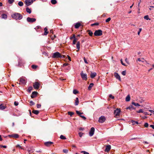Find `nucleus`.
Wrapping results in <instances>:
<instances>
[{
    "mask_svg": "<svg viewBox=\"0 0 154 154\" xmlns=\"http://www.w3.org/2000/svg\"><path fill=\"white\" fill-rule=\"evenodd\" d=\"M11 17L16 20H20L23 18V16L20 13H15L11 15Z\"/></svg>",
    "mask_w": 154,
    "mask_h": 154,
    "instance_id": "1",
    "label": "nucleus"
},
{
    "mask_svg": "<svg viewBox=\"0 0 154 154\" xmlns=\"http://www.w3.org/2000/svg\"><path fill=\"white\" fill-rule=\"evenodd\" d=\"M52 57L53 58H59L60 57L64 58V55H61L58 52H56L53 54Z\"/></svg>",
    "mask_w": 154,
    "mask_h": 154,
    "instance_id": "2",
    "label": "nucleus"
},
{
    "mask_svg": "<svg viewBox=\"0 0 154 154\" xmlns=\"http://www.w3.org/2000/svg\"><path fill=\"white\" fill-rule=\"evenodd\" d=\"M129 122L130 123H132V125H134L135 124H141L143 125L142 122H139V123L137 121H133L132 120H130L129 121ZM143 125H149L146 122L144 124H143Z\"/></svg>",
    "mask_w": 154,
    "mask_h": 154,
    "instance_id": "3",
    "label": "nucleus"
},
{
    "mask_svg": "<svg viewBox=\"0 0 154 154\" xmlns=\"http://www.w3.org/2000/svg\"><path fill=\"white\" fill-rule=\"evenodd\" d=\"M102 31L100 29L96 30L94 33L95 36H100L102 34Z\"/></svg>",
    "mask_w": 154,
    "mask_h": 154,
    "instance_id": "4",
    "label": "nucleus"
},
{
    "mask_svg": "<svg viewBox=\"0 0 154 154\" xmlns=\"http://www.w3.org/2000/svg\"><path fill=\"white\" fill-rule=\"evenodd\" d=\"M81 77L83 80H86L87 79V75L86 73H84L83 71H82L80 73Z\"/></svg>",
    "mask_w": 154,
    "mask_h": 154,
    "instance_id": "5",
    "label": "nucleus"
},
{
    "mask_svg": "<svg viewBox=\"0 0 154 154\" xmlns=\"http://www.w3.org/2000/svg\"><path fill=\"white\" fill-rule=\"evenodd\" d=\"M26 20L29 23H33L36 20L35 18H31L29 17H28Z\"/></svg>",
    "mask_w": 154,
    "mask_h": 154,
    "instance_id": "6",
    "label": "nucleus"
},
{
    "mask_svg": "<svg viewBox=\"0 0 154 154\" xmlns=\"http://www.w3.org/2000/svg\"><path fill=\"white\" fill-rule=\"evenodd\" d=\"M95 129L94 127L91 128L89 132V135L90 136H92L94 134Z\"/></svg>",
    "mask_w": 154,
    "mask_h": 154,
    "instance_id": "7",
    "label": "nucleus"
},
{
    "mask_svg": "<svg viewBox=\"0 0 154 154\" xmlns=\"http://www.w3.org/2000/svg\"><path fill=\"white\" fill-rule=\"evenodd\" d=\"M106 120V118L104 116H101L100 117L99 119V122H100L102 123L103 122Z\"/></svg>",
    "mask_w": 154,
    "mask_h": 154,
    "instance_id": "8",
    "label": "nucleus"
},
{
    "mask_svg": "<svg viewBox=\"0 0 154 154\" xmlns=\"http://www.w3.org/2000/svg\"><path fill=\"white\" fill-rule=\"evenodd\" d=\"M40 86L39 84L37 82H35L33 85V87L35 89H38Z\"/></svg>",
    "mask_w": 154,
    "mask_h": 154,
    "instance_id": "9",
    "label": "nucleus"
},
{
    "mask_svg": "<svg viewBox=\"0 0 154 154\" xmlns=\"http://www.w3.org/2000/svg\"><path fill=\"white\" fill-rule=\"evenodd\" d=\"M33 2V0H26L25 3L26 5L29 6Z\"/></svg>",
    "mask_w": 154,
    "mask_h": 154,
    "instance_id": "10",
    "label": "nucleus"
},
{
    "mask_svg": "<svg viewBox=\"0 0 154 154\" xmlns=\"http://www.w3.org/2000/svg\"><path fill=\"white\" fill-rule=\"evenodd\" d=\"M53 143L51 141H48L45 142L44 143L45 145L48 147L50 146Z\"/></svg>",
    "mask_w": 154,
    "mask_h": 154,
    "instance_id": "11",
    "label": "nucleus"
},
{
    "mask_svg": "<svg viewBox=\"0 0 154 154\" xmlns=\"http://www.w3.org/2000/svg\"><path fill=\"white\" fill-rule=\"evenodd\" d=\"M111 149V146L110 145H107L106 146V149L105 151L107 152H108Z\"/></svg>",
    "mask_w": 154,
    "mask_h": 154,
    "instance_id": "12",
    "label": "nucleus"
},
{
    "mask_svg": "<svg viewBox=\"0 0 154 154\" xmlns=\"http://www.w3.org/2000/svg\"><path fill=\"white\" fill-rule=\"evenodd\" d=\"M114 76L115 78L117 79H118L119 81H121V79L120 75L117 72H115L114 73Z\"/></svg>",
    "mask_w": 154,
    "mask_h": 154,
    "instance_id": "13",
    "label": "nucleus"
},
{
    "mask_svg": "<svg viewBox=\"0 0 154 154\" xmlns=\"http://www.w3.org/2000/svg\"><path fill=\"white\" fill-rule=\"evenodd\" d=\"M120 112V110L119 109H117L114 111V114L116 116H118Z\"/></svg>",
    "mask_w": 154,
    "mask_h": 154,
    "instance_id": "14",
    "label": "nucleus"
},
{
    "mask_svg": "<svg viewBox=\"0 0 154 154\" xmlns=\"http://www.w3.org/2000/svg\"><path fill=\"white\" fill-rule=\"evenodd\" d=\"M9 136L11 137H14L17 138L19 137V136L17 134H14L9 135Z\"/></svg>",
    "mask_w": 154,
    "mask_h": 154,
    "instance_id": "15",
    "label": "nucleus"
},
{
    "mask_svg": "<svg viewBox=\"0 0 154 154\" xmlns=\"http://www.w3.org/2000/svg\"><path fill=\"white\" fill-rule=\"evenodd\" d=\"M20 81L23 84H25L26 82V80L23 78H20Z\"/></svg>",
    "mask_w": 154,
    "mask_h": 154,
    "instance_id": "16",
    "label": "nucleus"
},
{
    "mask_svg": "<svg viewBox=\"0 0 154 154\" xmlns=\"http://www.w3.org/2000/svg\"><path fill=\"white\" fill-rule=\"evenodd\" d=\"M37 93L35 91L33 92L32 93V95H31V97L32 98H34L37 95Z\"/></svg>",
    "mask_w": 154,
    "mask_h": 154,
    "instance_id": "17",
    "label": "nucleus"
},
{
    "mask_svg": "<svg viewBox=\"0 0 154 154\" xmlns=\"http://www.w3.org/2000/svg\"><path fill=\"white\" fill-rule=\"evenodd\" d=\"M96 75L97 73L96 72L91 73L90 75L91 78L93 79L96 76Z\"/></svg>",
    "mask_w": 154,
    "mask_h": 154,
    "instance_id": "18",
    "label": "nucleus"
},
{
    "mask_svg": "<svg viewBox=\"0 0 154 154\" xmlns=\"http://www.w3.org/2000/svg\"><path fill=\"white\" fill-rule=\"evenodd\" d=\"M81 26V24L79 23H76L75 25V28H78Z\"/></svg>",
    "mask_w": 154,
    "mask_h": 154,
    "instance_id": "19",
    "label": "nucleus"
},
{
    "mask_svg": "<svg viewBox=\"0 0 154 154\" xmlns=\"http://www.w3.org/2000/svg\"><path fill=\"white\" fill-rule=\"evenodd\" d=\"M6 107V106L3 105L2 104L0 105V109L1 110H4L5 109Z\"/></svg>",
    "mask_w": 154,
    "mask_h": 154,
    "instance_id": "20",
    "label": "nucleus"
},
{
    "mask_svg": "<svg viewBox=\"0 0 154 154\" xmlns=\"http://www.w3.org/2000/svg\"><path fill=\"white\" fill-rule=\"evenodd\" d=\"M76 47L78 50V51H79L80 48V43L79 42H77V43L76 44Z\"/></svg>",
    "mask_w": 154,
    "mask_h": 154,
    "instance_id": "21",
    "label": "nucleus"
},
{
    "mask_svg": "<svg viewBox=\"0 0 154 154\" xmlns=\"http://www.w3.org/2000/svg\"><path fill=\"white\" fill-rule=\"evenodd\" d=\"M79 103V99L78 97H76L75 99V106L78 105Z\"/></svg>",
    "mask_w": 154,
    "mask_h": 154,
    "instance_id": "22",
    "label": "nucleus"
},
{
    "mask_svg": "<svg viewBox=\"0 0 154 154\" xmlns=\"http://www.w3.org/2000/svg\"><path fill=\"white\" fill-rule=\"evenodd\" d=\"M45 32L44 33V35H46L48 33V29L46 27H45L44 28Z\"/></svg>",
    "mask_w": 154,
    "mask_h": 154,
    "instance_id": "23",
    "label": "nucleus"
},
{
    "mask_svg": "<svg viewBox=\"0 0 154 154\" xmlns=\"http://www.w3.org/2000/svg\"><path fill=\"white\" fill-rule=\"evenodd\" d=\"M127 109H129L130 110H132L133 109H134V107L132 105H130L128 107H127L126 108Z\"/></svg>",
    "mask_w": 154,
    "mask_h": 154,
    "instance_id": "24",
    "label": "nucleus"
},
{
    "mask_svg": "<svg viewBox=\"0 0 154 154\" xmlns=\"http://www.w3.org/2000/svg\"><path fill=\"white\" fill-rule=\"evenodd\" d=\"M94 84L93 83H91L89 85V86L88 87V90H91V88L93 86Z\"/></svg>",
    "mask_w": 154,
    "mask_h": 154,
    "instance_id": "25",
    "label": "nucleus"
},
{
    "mask_svg": "<svg viewBox=\"0 0 154 154\" xmlns=\"http://www.w3.org/2000/svg\"><path fill=\"white\" fill-rule=\"evenodd\" d=\"M26 11L29 13V14H30L31 13V9L27 7L26 9Z\"/></svg>",
    "mask_w": 154,
    "mask_h": 154,
    "instance_id": "26",
    "label": "nucleus"
},
{
    "mask_svg": "<svg viewBox=\"0 0 154 154\" xmlns=\"http://www.w3.org/2000/svg\"><path fill=\"white\" fill-rule=\"evenodd\" d=\"M130 100V96L129 95H128L126 97V99H125V100L126 101H129Z\"/></svg>",
    "mask_w": 154,
    "mask_h": 154,
    "instance_id": "27",
    "label": "nucleus"
},
{
    "mask_svg": "<svg viewBox=\"0 0 154 154\" xmlns=\"http://www.w3.org/2000/svg\"><path fill=\"white\" fill-rule=\"evenodd\" d=\"M32 112L33 113L36 115H37L39 113V111L37 110H33L32 111Z\"/></svg>",
    "mask_w": 154,
    "mask_h": 154,
    "instance_id": "28",
    "label": "nucleus"
},
{
    "mask_svg": "<svg viewBox=\"0 0 154 154\" xmlns=\"http://www.w3.org/2000/svg\"><path fill=\"white\" fill-rule=\"evenodd\" d=\"M7 16L5 14H3L2 15V18L6 19L7 18Z\"/></svg>",
    "mask_w": 154,
    "mask_h": 154,
    "instance_id": "29",
    "label": "nucleus"
},
{
    "mask_svg": "<svg viewBox=\"0 0 154 154\" xmlns=\"http://www.w3.org/2000/svg\"><path fill=\"white\" fill-rule=\"evenodd\" d=\"M18 5L20 6H22L23 5V2L21 1H20L18 3Z\"/></svg>",
    "mask_w": 154,
    "mask_h": 154,
    "instance_id": "30",
    "label": "nucleus"
},
{
    "mask_svg": "<svg viewBox=\"0 0 154 154\" xmlns=\"http://www.w3.org/2000/svg\"><path fill=\"white\" fill-rule=\"evenodd\" d=\"M132 103V104L133 105H134V106H140V104L139 103H135V102H133Z\"/></svg>",
    "mask_w": 154,
    "mask_h": 154,
    "instance_id": "31",
    "label": "nucleus"
},
{
    "mask_svg": "<svg viewBox=\"0 0 154 154\" xmlns=\"http://www.w3.org/2000/svg\"><path fill=\"white\" fill-rule=\"evenodd\" d=\"M88 34L90 36H92V35L93 33L91 30H88Z\"/></svg>",
    "mask_w": 154,
    "mask_h": 154,
    "instance_id": "32",
    "label": "nucleus"
},
{
    "mask_svg": "<svg viewBox=\"0 0 154 154\" xmlns=\"http://www.w3.org/2000/svg\"><path fill=\"white\" fill-rule=\"evenodd\" d=\"M76 113L78 114V115L79 116H80L82 114H83V112H81L77 110L76 111Z\"/></svg>",
    "mask_w": 154,
    "mask_h": 154,
    "instance_id": "33",
    "label": "nucleus"
},
{
    "mask_svg": "<svg viewBox=\"0 0 154 154\" xmlns=\"http://www.w3.org/2000/svg\"><path fill=\"white\" fill-rule=\"evenodd\" d=\"M51 2L52 4L54 5L57 3V2L56 0H51Z\"/></svg>",
    "mask_w": 154,
    "mask_h": 154,
    "instance_id": "34",
    "label": "nucleus"
},
{
    "mask_svg": "<svg viewBox=\"0 0 154 154\" xmlns=\"http://www.w3.org/2000/svg\"><path fill=\"white\" fill-rule=\"evenodd\" d=\"M14 0H8V2L10 4H12L14 2Z\"/></svg>",
    "mask_w": 154,
    "mask_h": 154,
    "instance_id": "35",
    "label": "nucleus"
},
{
    "mask_svg": "<svg viewBox=\"0 0 154 154\" xmlns=\"http://www.w3.org/2000/svg\"><path fill=\"white\" fill-rule=\"evenodd\" d=\"M32 89H33V88L32 87H31V86L29 87L28 88V91L29 92H31V91H32Z\"/></svg>",
    "mask_w": 154,
    "mask_h": 154,
    "instance_id": "36",
    "label": "nucleus"
},
{
    "mask_svg": "<svg viewBox=\"0 0 154 154\" xmlns=\"http://www.w3.org/2000/svg\"><path fill=\"white\" fill-rule=\"evenodd\" d=\"M60 139L63 140H65L66 139V137L62 135H60Z\"/></svg>",
    "mask_w": 154,
    "mask_h": 154,
    "instance_id": "37",
    "label": "nucleus"
},
{
    "mask_svg": "<svg viewBox=\"0 0 154 154\" xmlns=\"http://www.w3.org/2000/svg\"><path fill=\"white\" fill-rule=\"evenodd\" d=\"M144 18L145 19H146V20H150V18H149V16L148 15H146V16H145L144 17Z\"/></svg>",
    "mask_w": 154,
    "mask_h": 154,
    "instance_id": "38",
    "label": "nucleus"
},
{
    "mask_svg": "<svg viewBox=\"0 0 154 154\" xmlns=\"http://www.w3.org/2000/svg\"><path fill=\"white\" fill-rule=\"evenodd\" d=\"M68 113V115H69L71 116H72L74 114L73 112H69Z\"/></svg>",
    "mask_w": 154,
    "mask_h": 154,
    "instance_id": "39",
    "label": "nucleus"
},
{
    "mask_svg": "<svg viewBox=\"0 0 154 154\" xmlns=\"http://www.w3.org/2000/svg\"><path fill=\"white\" fill-rule=\"evenodd\" d=\"M78 91H77V90L74 89L73 90V93L75 94H76L78 93Z\"/></svg>",
    "mask_w": 154,
    "mask_h": 154,
    "instance_id": "40",
    "label": "nucleus"
},
{
    "mask_svg": "<svg viewBox=\"0 0 154 154\" xmlns=\"http://www.w3.org/2000/svg\"><path fill=\"white\" fill-rule=\"evenodd\" d=\"M84 134L83 133H82V132H79V137H81Z\"/></svg>",
    "mask_w": 154,
    "mask_h": 154,
    "instance_id": "41",
    "label": "nucleus"
},
{
    "mask_svg": "<svg viewBox=\"0 0 154 154\" xmlns=\"http://www.w3.org/2000/svg\"><path fill=\"white\" fill-rule=\"evenodd\" d=\"M16 147L19 148L20 149H23V148L19 144L17 145L16 146Z\"/></svg>",
    "mask_w": 154,
    "mask_h": 154,
    "instance_id": "42",
    "label": "nucleus"
},
{
    "mask_svg": "<svg viewBox=\"0 0 154 154\" xmlns=\"http://www.w3.org/2000/svg\"><path fill=\"white\" fill-rule=\"evenodd\" d=\"M81 152L83 153L84 154H89L88 152L84 151H82Z\"/></svg>",
    "mask_w": 154,
    "mask_h": 154,
    "instance_id": "43",
    "label": "nucleus"
},
{
    "mask_svg": "<svg viewBox=\"0 0 154 154\" xmlns=\"http://www.w3.org/2000/svg\"><path fill=\"white\" fill-rule=\"evenodd\" d=\"M63 152L64 153H67L68 152V150L67 149H64L63 150Z\"/></svg>",
    "mask_w": 154,
    "mask_h": 154,
    "instance_id": "44",
    "label": "nucleus"
},
{
    "mask_svg": "<svg viewBox=\"0 0 154 154\" xmlns=\"http://www.w3.org/2000/svg\"><path fill=\"white\" fill-rule=\"evenodd\" d=\"M77 40V39L76 38H75V39H74L73 41V44L74 45L75 44V43H76V42Z\"/></svg>",
    "mask_w": 154,
    "mask_h": 154,
    "instance_id": "45",
    "label": "nucleus"
},
{
    "mask_svg": "<svg viewBox=\"0 0 154 154\" xmlns=\"http://www.w3.org/2000/svg\"><path fill=\"white\" fill-rule=\"evenodd\" d=\"M37 66L35 65H33L32 66V67L33 69H35L37 67Z\"/></svg>",
    "mask_w": 154,
    "mask_h": 154,
    "instance_id": "46",
    "label": "nucleus"
},
{
    "mask_svg": "<svg viewBox=\"0 0 154 154\" xmlns=\"http://www.w3.org/2000/svg\"><path fill=\"white\" fill-rule=\"evenodd\" d=\"M144 112L143 111L142 109H140L138 111H137V113H143Z\"/></svg>",
    "mask_w": 154,
    "mask_h": 154,
    "instance_id": "47",
    "label": "nucleus"
},
{
    "mask_svg": "<svg viewBox=\"0 0 154 154\" xmlns=\"http://www.w3.org/2000/svg\"><path fill=\"white\" fill-rule=\"evenodd\" d=\"M110 20H111V18L110 17H109L106 20V22H107V23Z\"/></svg>",
    "mask_w": 154,
    "mask_h": 154,
    "instance_id": "48",
    "label": "nucleus"
},
{
    "mask_svg": "<svg viewBox=\"0 0 154 154\" xmlns=\"http://www.w3.org/2000/svg\"><path fill=\"white\" fill-rule=\"evenodd\" d=\"M142 30V28H139V31H138V32H137V34L138 35H140V32Z\"/></svg>",
    "mask_w": 154,
    "mask_h": 154,
    "instance_id": "49",
    "label": "nucleus"
},
{
    "mask_svg": "<svg viewBox=\"0 0 154 154\" xmlns=\"http://www.w3.org/2000/svg\"><path fill=\"white\" fill-rule=\"evenodd\" d=\"M122 74L123 75H125L126 74V72L125 71H124L122 72Z\"/></svg>",
    "mask_w": 154,
    "mask_h": 154,
    "instance_id": "50",
    "label": "nucleus"
},
{
    "mask_svg": "<svg viewBox=\"0 0 154 154\" xmlns=\"http://www.w3.org/2000/svg\"><path fill=\"white\" fill-rule=\"evenodd\" d=\"M120 61H121V64L123 66H126V65H125V64L123 63V61L122 60V59H121V60H120Z\"/></svg>",
    "mask_w": 154,
    "mask_h": 154,
    "instance_id": "51",
    "label": "nucleus"
},
{
    "mask_svg": "<svg viewBox=\"0 0 154 154\" xmlns=\"http://www.w3.org/2000/svg\"><path fill=\"white\" fill-rule=\"evenodd\" d=\"M30 103L31 105H33L35 104V103L32 101H30Z\"/></svg>",
    "mask_w": 154,
    "mask_h": 154,
    "instance_id": "52",
    "label": "nucleus"
},
{
    "mask_svg": "<svg viewBox=\"0 0 154 154\" xmlns=\"http://www.w3.org/2000/svg\"><path fill=\"white\" fill-rule=\"evenodd\" d=\"M83 59L84 60V62H85V63H87V64L88 63V62H87V60H86L85 57H84Z\"/></svg>",
    "mask_w": 154,
    "mask_h": 154,
    "instance_id": "53",
    "label": "nucleus"
},
{
    "mask_svg": "<svg viewBox=\"0 0 154 154\" xmlns=\"http://www.w3.org/2000/svg\"><path fill=\"white\" fill-rule=\"evenodd\" d=\"M0 147H3L5 148H7V146L5 145H0Z\"/></svg>",
    "mask_w": 154,
    "mask_h": 154,
    "instance_id": "54",
    "label": "nucleus"
},
{
    "mask_svg": "<svg viewBox=\"0 0 154 154\" xmlns=\"http://www.w3.org/2000/svg\"><path fill=\"white\" fill-rule=\"evenodd\" d=\"M109 97L110 98H111L112 99H114V97L111 94H110L109 95Z\"/></svg>",
    "mask_w": 154,
    "mask_h": 154,
    "instance_id": "55",
    "label": "nucleus"
},
{
    "mask_svg": "<svg viewBox=\"0 0 154 154\" xmlns=\"http://www.w3.org/2000/svg\"><path fill=\"white\" fill-rule=\"evenodd\" d=\"M75 39V38H75V35H73V36L72 37H70V39H72L73 38Z\"/></svg>",
    "mask_w": 154,
    "mask_h": 154,
    "instance_id": "56",
    "label": "nucleus"
},
{
    "mask_svg": "<svg viewBox=\"0 0 154 154\" xmlns=\"http://www.w3.org/2000/svg\"><path fill=\"white\" fill-rule=\"evenodd\" d=\"M80 116L83 118L84 120H85L86 119L85 117L81 115Z\"/></svg>",
    "mask_w": 154,
    "mask_h": 154,
    "instance_id": "57",
    "label": "nucleus"
},
{
    "mask_svg": "<svg viewBox=\"0 0 154 154\" xmlns=\"http://www.w3.org/2000/svg\"><path fill=\"white\" fill-rule=\"evenodd\" d=\"M18 102H16V101H15L14 102V105L16 106H17L18 105Z\"/></svg>",
    "mask_w": 154,
    "mask_h": 154,
    "instance_id": "58",
    "label": "nucleus"
},
{
    "mask_svg": "<svg viewBox=\"0 0 154 154\" xmlns=\"http://www.w3.org/2000/svg\"><path fill=\"white\" fill-rule=\"evenodd\" d=\"M149 111L150 112L154 114V111L152 110H149Z\"/></svg>",
    "mask_w": 154,
    "mask_h": 154,
    "instance_id": "59",
    "label": "nucleus"
},
{
    "mask_svg": "<svg viewBox=\"0 0 154 154\" xmlns=\"http://www.w3.org/2000/svg\"><path fill=\"white\" fill-rule=\"evenodd\" d=\"M41 106V105L40 104H37V108H40Z\"/></svg>",
    "mask_w": 154,
    "mask_h": 154,
    "instance_id": "60",
    "label": "nucleus"
},
{
    "mask_svg": "<svg viewBox=\"0 0 154 154\" xmlns=\"http://www.w3.org/2000/svg\"><path fill=\"white\" fill-rule=\"evenodd\" d=\"M27 151H28V152H29V154H30L31 152H33V151H32L31 152H31V150H29V149H28L27 150Z\"/></svg>",
    "mask_w": 154,
    "mask_h": 154,
    "instance_id": "61",
    "label": "nucleus"
},
{
    "mask_svg": "<svg viewBox=\"0 0 154 154\" xmlns=\"http://www.w3.org/2000/svg\"><path fill=\"white\" fill-rule=\"evenodd\" d=\"M68 63H64L63 64V66H67V65H68Z\"/></svg>",
    "mask_w": 154,
    "mask_h": 154,
    "instance_id": "62",
    "label": "nucleus"
},
{
    "mask_svg": "<svg viewBox=\"0 0 154 154\" xmlns=\"http://www.w3.org/2000/svg\"><path fill=\"white\" fill-rule=\"evenodd\" d=\"M84 130V128H79V130L80 131H83Z\"/></svg>",
    "mask_w": 154,
    "mask_h": 154,
    "instance_id": "63",
    "label": "nucleus"
},
{
    "mask_svg": "<svg viewBox=\"0 0 154 154\" xmlns=\"http://www.w3.org/2000/svg\"><path fill=\"white\" fill-rule=\"evenodd\" d=\"M125 61H126V62L127 63H128V59L127 58H126L125 59Z\"/></svg>",
    "mask_w": 154,
    "mask_h": 154,
    "instance_id": "64",
    "label": "nucleus"
}]
</instances>
